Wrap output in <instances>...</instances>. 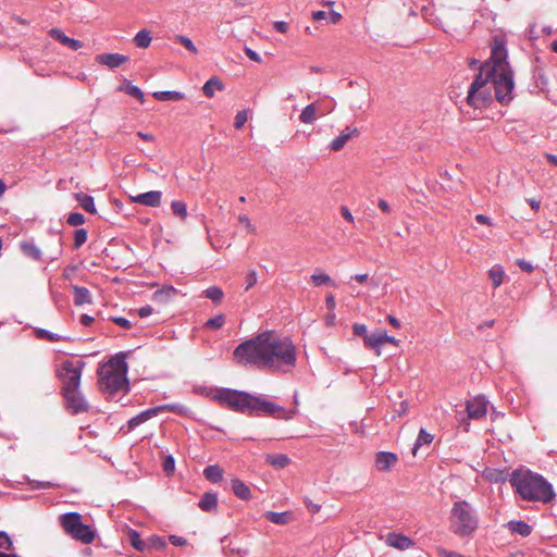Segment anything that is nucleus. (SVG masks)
Here are the masks:
<instances>
[{
    "label": "nucleus",
    "mask_w": 557,
    "mask_h": 557,
    "mask_svg": "<svg viewBox=\"0 0 557 557\" xmlns=\"http://www.w3.org/2000/svg\"><path fill=\"white\" fill-rule=\"evenodd\" d=\"M494 98L496 99L494 76H487V73L479 71L469 87L467 103L474 109H481L488 107Z\"/></svg>",
    "instance_id": "7"
},
{
    "label": "nucleus",
    "mask_w": 557,
    "mask_h": 557,
    "mask_svg": "<svg viewBox=\"0 0 557 557\" xmlns=\"http://www.w3.org/2000/svg\"><path fill=\"white\" fill-rule=\"evenodd\" d=\"M222 550L226 557H246L248 549L233 542L228 536L221 540Z\"/></svg>",
    "instance_id": "14"
},
{
    "label": "nucleus",
    "mask_w": 557,
    "mask_h": 557,
    "mask_svg": "<svg viewBox=\"0 0 557 557\" xmlns=\"http://www.w3.org/2000/svg\"><path fill=\"white\" fill-rule=\"evenodd\" d=\"M433 435L426 432L424 429H421L418 437L416 440V443L412 448V455L417 456L418 449L422 447L423 445H430L433 441Z\"/></svg>",
    "instance_id": "32"
},
{
    "label": "nucleus",
    "mask_w": 557,
    "mask_h": 557,
    "mask_svg": "<svg viewBox=\"0 0 557 557\" xmlns=\"http://www.w3.org/2000/svg\"><path fill=\"white\" fill-rule=\"evenodd\" d=\"M35 333H36L37 338L47 339L49 342H59L62 339V337L60 335H58L55 333H51L44 329H37L35 331Z\"/></svg>",
    "instance_id": "43"
},
{
    "label": "nucleus",
    "mask_w": 557,
    "mask_h": 557,
    "mask_svg": "<svg viewBox=\"0 0 557 557\" xmlns=\"http://www.w3.org/2000/svg\"><path fill=\"white\" fill-rule=\"evenodd\" d=\"M120 90H124L127 95L136 98L137 100H139L141 103L145 102V96H144V92L141 91V89L137 86H134V85H131V84H127L125 87H120Z\"/></svg>",
    "instance_id": "41"
},
{
    "label": "nucleus",
    "mask_w": 557,
    "mask_h": 557,
    "mask_svg": "<svg viewBox=\"0 0 557 557\" xmlns=\"http://www.w3.org/2000/svg\"><path fill=\"white\" fill-rule=\"evenodd\" d=\"M198 506L205 512L214 511L218 507V495L212 492L205 493L199 500Z\"/></svg>",
    "instance_id": "20"
},
{
    "label": "nucleus",
    "mask_w": 557,
    "mask_h": 557,
    "mask_svg": "<svg viewBox=\"0 0 557 557\" xmlns=\"http://www.w3.org/2000/svg\"><path fill=\"white\" fill-rule=\"evenodd\" d=\"M149 548L162 549L165 547L166 542L160 536H151L148 539Z\"/></svg>",
    "instance_id": "46"
},
{
    "label": "nucleus",
    "mask_w": 557,
    "mask_h": 557,
    "mask_svg": "<svg viewBox=\"0 0 557 557\" xmlns=\"http://www.w3.org/2000/svg\"><path fill=\"white\" fill-rule=\"evenodd\" d=\"M162 193L159 190H151L137 196L131 197V201L147 207H159L161 203Z\"/></svg>",
    "instance_id": "13"
},
{
    "label": "nucleus",
    "mask_w": 557,
    "mask_h": 557,
    "mask_svg": "<svg viewBox=\"0 0 557 557\" xmlns=\"http://www.w3.org/2000/svg\"><path fill=\"white\" fill-rule=\"evenodd\" d=\"M341 213L347 222L354 223V221H355L354 216L347 207H345V206L341 207Z\"/></svg>",
    "instance_id": "59"
},
{
    "label": "nucleus",
    "mask_w": 557,
    "mask_h": 557,
    "mask_svg": "<svg viewBox=\"0 0 557 557\" xmlns=\"http://www.w3.org/2000/svg\"><path fill=\"white\" fill-rule=\"evenodd\" d=\"M153 309L150 306L139 308L138 314L140 318H147L152 313Z\"/></svg>",
    "instance_id": "63"
},
{
    "label": "nucleus",
    "mask_w": 557,
    "mask_h": 557,
    "mask_svg": "<svg viewBox=\"0 0 557 557\" xmlns=\"http://www.w3.org/2000/svg\"><path fill=\"white\" fill-rule=\"evenodd\" d=\"M257 281H258L257 272L255 270H250L247 273L246 278H245V282H246L245 289L249 290L252 286H255L257 284Z\"/></svg>",
    "instance_id": "49"
},
{
    "label": "nucleus",
    "mask_w": 557,
    "mask_h": 557,
    "mask_svg": "<svg viewBox=\"0 0 557 557\" xmlns=\"http://www.w3.org/2000/svg\"><path fill=\"white\" fill-rule=\"evenodd\" d=\"M113 323H115L116 325L125 329V330H129L132 327V323L129 320H127L126 318H123V317H112L110 319Z\"/></svg>",
    "instance_id": "51"
},
{
    "label": "nucleus",
    "mask_w": 557,
    "mask_h": 557,
    "mask_svg": "<svg viewBox=\"0 0 557 557\" xmlns=\"http://www.w3.org/2000/svg\"><path fill=\"white\" fill-rule=\"evenodd\" d=\"M242 366H255L273 372H288L296 364V347L289 337L265 331L240 343L233 352Z\"/></svg>",
    "instance_id": "1"
},
{
    "label": "nucleus",
    "mask_w": 557,
    "mask_h": 557,
    "mask_svg": "<svg viewBox=\"0 0 557 557\" xmlns=\"http://www.w3.org/2000/svg\"><path fill=\"white\" fill-rule=\"evenodd\" d=\"M247 120H248V114L246 111L237 112V114L235 115L234 127L236 129L242 128L245 125V123L247 122Z\"/></svg>",
    "instance_id": "48"
},
{
    "label": "nucleus",
    "mask_w": 557,
    "mask_h": 557,
    "mask_svg": "<svg viewBox=\"0 0 557 557\" xmlns=\"http://www.w3.org/2000/svg\"><path fill=\"white\" fill-rule=\"evenodd\" d=\"M225 324V315L223 313L210 318L205 323V327L212 330H220Z\"/></svg>",
    "instance_id": "40"
},
{
    "label": "nucleus",
    "mask_w": 557,
    "mask_h": 557,
    "mask_svg": "<svg viewBox=\"0 0 557 557\" xmlns=\"http://www.w3.org/2000/svg\"><path fill=\"white\" fill-rule=\"evenodd\" d=\"M265 518L275 524H287L289 522V512H274V511H267L264 513Z\"/></svg>",
    "instance_id": "34"
},
{
    "label": "nucleus",
    "mask_w": 557,
    "mask_h": 557,
    "mask_svg": "<svg viewBox=\"0 0 557 557\" xmlns=\"http://www.w3.org/2000/svg\"><path fill=\"white\" fill-rule=\"evenodd\" d=\"M398 457L394 453L379 451L375 456V468L379 471L385 472L391 470L396 465Z\"/></svg>",
    "instance_id": "15"
},
{
    "label": "nucleus",
    "mask_w": 557,
    "mask_h": 557,
    "mask_svg": "<svg viewBox=\"0 0 557 557\" xmlns=\"http://www.w3.org/2000/svg\"><path fill=\"white\" fill-rule=\"evenodd\" d=\"M159 411H161V407H156V408H150L146 411H143L140 412L139 414L133 417L129 421H128V428L132 430V429H135L136 426H138L139 424L146 422L148 419H150L151 417L156 416Z\"/></svg>",
    "instance_id": "22"
},
{
    "label": "nucleus",
    "mask_w": 557,
    "mask_h": 557,
    "mask_svg": "<svg viewBox=\"0 0 557 557\" xmlns=\"http://www.w3.org/2000/svg\"><path fill=\"white\" fill-rule=\"evenodd\" d=\"M223 88L224 84L222 83V81L214 76L205 83L202 91L208 98H212L214 96L215 90H223Z\"/></svg>",
    "instance_id": "26"
},
{
    "label": "nucleus",
    "mask_w": 557,
    "mask_h": 557,
    "mask_svg": "<svg viewBox=\"0 0 557 557\" xmlns=\"http://www.w3.org/2000/svg\"><path fill=\"white\" fill-rule=\"evenodd\" d=\"M175 468V461L172 456H166L163 460V471L166 474H171L174 471Z\"/></svg>",
    "instance_id": "50"
},
{
    "label": "nucleus",
    "mask_w": 557,
    "mask_h": 557,
    "mask_svg": "<svg viewBox=\"0 0 557 557\" xmlns=\"http://www.w3.org/2000/svg\"><path fill=\"white\" fill-rule=\"evenodd\" d=\"M61 395L64 399L65 409L71 414H78L89 410L88 401L85 399L79 388L63 392Z\"/></svg>",
    "instance_id": "10"
},
{
    "label": "nucleus",
    "mask_w": 557,
    "mask_h": 557,
    "mask_svg": "<svg viewBox=\"0 0 557 557\" xmlns=\"http://www.w3.org/2000/svg\"><path fill=\"white\" fill-rule=\"evenodd\" d=\"M75 198L86 212L91 214H95L97 212L94 203V198L91 196L84 193H77L75 194Z\"/></svg>",
    "instance_id": "30"
},
{
    "label": "nucleus",
    "mask_w": 557,
    "mask_h": 557,
    "mask_svg": "<svg viewBox=\"0 0 557 557\" xmlns=\"http://www.w3.org/2000/svg\"><path fill=\"white\" fill-rule=\"evenodd\" d=\"M265 461L275 469H284L290 463L289 457L285 454H268Z\"/></svg>",
    "instance_id": "23"
},
{
    "label": "nucleus",
    "mask_w": 557,
    "mask_h": 557,
    "mask_svg": "<svg viewBox=\"0 0 557 557\" xmlns=\"http://www.w3.org/2000/svg\"><path fill=\"white\" fill-rule=\"evenodd\" d=\"M517 264L519 265V268H520L522 271H524V272H527V273L532 272V271H533V269H534V268H533V265H532L529 261L523 260V259H518V260H517Z\"/></svg>",
    "instance_id": "55"
},
{
    "label": "nucleus",
    "mask_w": 557,
    "mask_h": 557,
    "mask_svg": "<svg viewBox=\"0 0 557 557\" xmlns=\"http://www.w3.org/2000/svg\"><path fill=\"white\" fill-rule=\"evenodd\" d=\"M305 504H306V507L307 509L311 512V513H317L320 511L321 509V506L320 505H317V504H313L310 499L306 498L305 499Z\"/></svg>",
    "instance_id": "58"
},
{
    "label": "nucleus",
    "mask_w": 557,
    "mask_h": 557,
    "mask_svg": "<svg viewBox=\"0 0 557 557\" xmlns=\"http://www.w3.org/2000/svg\"><path fill=\"white\" fill-rule=\"evenodd\" d=\"M386 543L389 546L401 550L408 549L413 544V542L408 536L397 533H389L387 535Z\"/></svg>",
    "instance_id": "19"
},
{
    "label": "nucleus",
    "mask_w": 557,
    "mask_h": 557,
    "mask_svg": "<svg viewBox=\"0 0 557 557\" xmlns=\"http://www.w3.org/2000/svg\"><path fill=\"white\" fill-rule=\"evenodd\" d=\"M21 249L27 257L33 260H39L41 258V252L39 248L34 243L24 242L21 244Z\"/></svg>",
    "instance_id": "35"
},
{
    "label": "nucleus",
    "mask_w": 557,
    "mask_h": 557,
    "mask_svg": "<svg viewBox=\"0 0 557 557\" xmlns=\"http://www.w3.org/2000/svg\"><path fill=\"white\" fill-rule=\"evenodd\" d=\"M310 280L314 286H322V285H326V284H331V285L335 286V283L332 281L330 275H327L326 273H319V274L314 273L311 275Z\"/></svg>",
    "instance_id": "42"
},
{
    "label": "nucleus",
    "mask_w": 557,
    "mask_h": 557,
    "mask_svg": "<svg viewBox=\"0 0 557 557\" xmlns=\"http://www.w3.org/2000/svg\"><path fill=\"white\" fill-rule=\"evenodd\" d=\"M173 39H174L175 42L181 44L182 46H184L190 53L198 54L197 47L194 45L191 39L188 38L187 36L175 35Z\"/></svg>",
    "instance_id": "38"
},
{
    "label": "nucleus",
    "mask_w": 557,
    "mask_h": 557,
    "mask_svg": "<svg viewBox=\"0 0 557 557\" xmlns=\"http://www.w3.org/2000/svg\"><path fill=\"white\" fill-rule=\"evenodd\" d=\"M87 240V231L85 228H78L74 232V247L79 248Z\"/></svg>",
    "instance_id": "44"
},
{
    "label": "nucleus",
    "mask_w": 557,
    "mask_h": 557,
    "mask_svg": "<svg viewBox=\"0 0 557 557\" xmlns=\"http://www.w3.org/2000/svg\"><path fill=\"white\" fill-rule=\"evenodd\" d=\"M509 483L523 500L549 504L555 498L552 484L529 469L520 468L512 471Z\"/></svg>",
    "instance_id": "4"
},
{
    "label": "nucleus",
    "mask_w": 557,
    "mask_h": 557,
    "mask_svg": "<svg viewBox=\"0 0 557 557\" xmlns=\"http://www.w3.org/2000/svg\"><path fill=\"white\" fill-rule=\"evenodd\" d=\"M205 296L211 299L214 304H220L223 299L224 293L218 286H211L205 290Z\"/></svg>",
    "instance_id": "37"
},
{
    "label": "nucleus",
    "mask_w": 557,
    "mask_h": 557,
    "mask_svg": "<svg viewBox=\"0 0 557 557\" xmlns=\"http://www.w3.org/2000/svg\"><path fill=\"white\" fill-rule=\"evenodd\" d=\"M74 293V304L76 306H82L84 304L91 302V296L89 290L86 287H81L77 285L72 286Z\"/></svg>",
    "instance_id": "24"
},
{
    "label": "nucleus",
    "mask_w": 557,
    "mask_h": 557,
    "mask_svg": "<svg viewBox=\"0 0 557 557\" xmlns=\"http://www.w3.org/2000/svg\"><path fill=\"white\" fill-rule=\"evenodd\" d=\"M377 207L384 212V213H391L392 209L387 201L384 199H379Z\"/></svg>",
    "instance_id": "62"
},
{
    "label": "nucleus",
    "mask_w": 557,
    "mask_h": 557,
    "mask_svg": "<svg viewBox=\"0 0 557 557\" xmlns=\"http://www.w3.org/2000/svg\"><path fill=\"white\" fill-rule=\"evenodd\" d=\"M231 487L233 493L240 499L248 500L252 497L249 486L239 479H233Z\"/></svg>",
    "instance_id": "21"
},
{
    "label": "nucleus",
    "mask_w": 557,
    "mask_h": 557,
    "mask_svg": "<svg viewBox=\"0 0 557 557\" xmlns=\"http://www.w3.org/2000/svg\"><path fill=\"white\" fill-rule=\"evenodd\" d=\"M364 344L367 347L374 349L376 355L380 356L381 355V346L383 345L382 330H379V331L373 332L372 334L366 336Z\"/></svg>",
    "instance_id": "25"
},
{
    "label": "nucleus",
    "mask_w": 557,
    "mask_h": 557,
    "mask_svg": "<svg viewBox=\"0 0 557 557\" xmlns=\"http://www.w3.org/2000/svg\"><path fill=\"white\" fill-rule=\"evenodd\" d=\"M480 71L494 76V89L496 100L507 106L513 100V72L507 61V50L500 39H495L488 60L481 64Z\"/></svg>",
    "instance_id": "3"
},
{
    "label": "nucleus",
    "mask_w": 557,
    "mask_h": 557,
    "mask_svg": "<svg viewBox=\"0 0 557 557\" xmlns=\"http://www.w3.org/2000/svg\"><path fill=\"white\" fill-rule=\"evenodd\" d=\"M505 276L504 268L499 264H495L488 270V277L495 288L503 284Z\"/></svg>",
    "instance_id": "27"
},
{
    "label": "nucleus",
    "mask_w": 557,
    "mask_h": 557,
    "mask_svg": "<svg viewBox=\"0 0 557 557\" xmlns=\"http://www.w3.org/2000/svg\"><path fill=\"white\" fill-rule=\"evenodd\" d=\"M488 400L483 395H478L466 401L468 419L481 420L487 414Z\"/></svg>",
    "instance_id": "11"
},
{
    "label": "nucleus",
    "mask_w": 557,
    "mask_h": 557,
    "mask_svg": "<svg viewBox=\"0 0 557 557\" xmlns=\"http://www.w3.org/2000/svg\"><path fill=\"white\" fill-rule=\"evenodd\" d=\"M352 330L355 335L363 337V342H366V336L369 334L367 333V326L364 324L355 323Z\"/></svg>",
    "instance_id": "53"
},
{
    "label": "nucleus",
    "mask_w": 557,
    "mask_h": 557,
    "mask_svg": "<svg viewBox=\"0 0 557 557\" xmlns=\"http://www.w3.org/2000/svg\"><path fill=\"white\" fill-rule=\"evenodd\" d=\"M151 40H152V37L150 35V32L147 29L139 30L133 39L136 47L141 48V49L148 48L151 44Z\"/></svg>",
    "instance_id": "33"
},
{
    "label": "nucleus",
    "mask_w": 557,
    "mask_h": 557,
    "mask_svg": "<svg viewBox=\"0 0 557 557\" xmlns=\"http://www.w3.org/2000/svg\"><path fill=\"white\" fill-rule=\"evenodd\" d=\"M440 555L442 557H463L462 555H460L456 552H450V550H446V549H441Z\"/></svg>",
    "instance_id": "64"
},
{
    "label": "nucleus",
    "mask_w": 557,
    "mask_h": 557,
    "mask_svg": "<svg viewBox=\"0 0 557 557\" xmlns=\"http://www.w3.org/2000/svg\"><path fill=\"white\" fill-rule=\"evenodd\" d=\"M60 523L66 534L73 539L90 544L95 540V531L82 522V516L78 512H67L60 516Z\"/></svg>",
    "instance_id": "8"
},
{
    "label": "nucleus",
    "mask_w": 557,
    "mask_h": 557,
    "mask_svg": "<svg viewBox=\"0 0 557 557\" xmlns=\"http://www.w3.org/2000/svg\"><path fill=\"white\" fill-rule=\"evenodd\" d=\"M274 26V29L278 33H282V34H285L287 33L288 30V25L286 22H283V21H277V22H274L273 24Z\"/></svg>",
    "instance_id": "56"
},
{
    "label": "nucleus",
    "mask_w": 557,
    "mask_h": 557,
    "mask_svg": "<svg viewBox=\"0 0 557 557\" xmlns=\"http://www.w3.org/2000/svg\"><path fill=\"white\" fill-rule=\"evenodd\" d=\"M245 53L246 55L251 60V61H255V62H261V58L260 55L252 49L246 47L245 48Z\"/></svg>",
    "instance_id": "57"
},
{
    "label": "nucleus",
    "mask_w": 557,
    "mask_h": 557,
    "mask_svg": "<svg viewBox=\"0 0 557 557\" xmlns=\"http://www.w3.org/2000/svg\"><path fill=\"white\" fill-rule=\"evenodd\" d=\"M160 407H161V411L169 410V411H173V412H177V413H183L185 411V407L182 405H177V404L164 405V406H160Z\"/></svg>",
    "instance_id": "54"
},
{
    "label": "nucleus",
    "mask_w": 557,
    "mask_h": 557,
    "mask_svg": "<svg viewBox=\"0 0 557 557\" xmlns=\"http://www.w3.org/2000/svg\"><path fill=\"white\" fill-rule=\"evenodd\" d=\"M169 540L174 546H183L186 544V540L177 535H171Z\"/></svg>",
    "instance_id": "60"
},
{
    "label": "nucleus",
    "mask_w": 557,
    "mask_h": 557,
    "mask_svg": "<svg viewBox=\"0 0 557 557\" xmlns=\"http://www.w3.org/2000/svg\"><path fill=\"white\" fill-rule=\"evenodd\" d=\"M450 530L461 537L470 536L479 525L478 516L472 506L466 500L454 503L449 515Z\"/></svg>",
    "instance_id": "6"
},
{
    "label": "nucleus",
    "mask_w": 557,
    "mask_h": 557,
    "mask_svg": "<svg viewBox=\"0 0 557 557\" xmlns=\"http://www.w3.org/2000/svg\"><path fill=\"white\" fill-rule=\"evenodd\" d=\"M13 547V543L9 534L4 531H0V548L10 550Z\"/></svg>",
    "instance_id": "47"
},
{
    "label": "nucleus",
    "mask_w": 557,
    "mask_h": 557,
    "mask_svg": "<svg viewBox=\"0 0 557 557\" xmlns=\"http://www.w3.org/2000/svg\"><path fill=\"white\" fill-rule=\"evenodd\" d=\"M213 399L220 401L233 411L246 413L249 416H271L277 419L289 420L295 411H287L285 408L267 400L260 396H253L246 392L230 388L216 389L212 396Z\"/></svg>",
    "instance_id": "2"
},
{
    "label": "nucleus",
    "mask_w": 557,
    "mask_h": 557,
    "mask_svg": "<svg viewBox=\"0 0 557 557\" xmlns=\"http://www.w3.org/2000/svg\"><path fill=\"white\" fill-rule=\"evenodd\" d=\"M84 367L85 362L82 360H66L60 366L57 376L61 382V393L79 388Z\"/></svg>",
    "instance_id": "9"
},
{
    "label": "nucleus",
    "mask_w": 557,
    "mask_h": 557,
    "mask_svg": "<svg viewBox=\"0 0 557 557\" xmlns=\"http://www.w3.org/2000/svg\"><path fill=\"white\" fill-rule=\"evenodd\" d=\"M67 223L72 226L82 225L85 223V216L79 212L70 213V215L67 216Z\"/></svg>",
    "instance_id": "45"
},
{
    "label": "nucleus",
    "mask_w": 557,
    "mask_h": 557,
    "mask_svg": "<svg viewBox=\"0 0 557 557\" xmlns=\"http://www.w3.org/2000/svg\"><path fill=\"white\" fill-rule=\"evenodd\" d=\"M153 98L159 101H177L184 99V94L180 91H156L152 94Z\"/></svg>",
    "instance_id": "31"
},
{
    "label": "nucleus",
    "mask_w": 557,
    "mask_h": 557,
    "mask_svg": "<svg viewBox=\"0 0 557 557\" xmlns=\"http://www.w3.org/2000/svg\"><path fill=\"white\" fill-rule=\"evenodd\" d=\"M203 475L208 481L218 483L223 479V469L218 465L208 466L203 470Z\"/></svg>",
    "instance_id": "29"
},
{
    "label": "nucleus",
    "mask_w": 557,
    "mask_h": 557,
    "mask_svg": "<svg viewBox=\"0 0 557 557\" xmlns=\"http://www.w3.org/2000/svg\"><path fill=\"white\" fill-rule=\"evenodd\" d=\"M175 293V289L173 287H169L166 289H161V290H157L153 296L154 298H160L162 297L163 295H166V296H171L172 294Z\"/></svg>",
    "instance_id": "61"
},
{
    "label": "nucleus",
    "mask_w": 557,
    "mask_h": 557,
    "mask_svg": "<svg viewBox=\"0 0 557 557\" xmlns=\"http://www.w3.org/2000/svg\"><path fill=\"white\" fill-rule=\"evenodd\" d=\"M327 112L317 103H310L304 108L299 115V120L304 124H312L318 119V116H323Z\"/></svg>",
    "instance_id": "17"
},
{
    "label": "nucleus",
    "mask_w": 557,
    "mask_h": 557,
    "mask_svg": "<svg viewBox=\"0 0 557 557\" xmlns=\"http://www.w3.org/2000/svg\"><path fill=\"white\" fill-rule=\"evenodd\" d=\"M129 58L121 53H100L96 55V62L111 70L117 69L128 62Z\"/></svg>",
    "instance_id": "12"
},
{
    "label": "nucleus",
    "mask_w": 557,
    "mask_h": 557,
    "mask_svg": "<svg viewBox=\"0 0 557 557\" xmlns=\"http://www.w3.org/2000/svg\"><path fill=\"white\" fill-rule=\"evenodd\" d=\"M129 541L132 546L139 552H145L149 549L148 540H141L139 533H137L136 531H132L129 533Z\"/></svg>",
    "instance_id": "36"
},
{
    "label": "nucleus",
    "mask_w": 557,
    "mask_h": 557,
    "mask_svg": "<svg viewBox=\"0 0 557 557\" xmlns=\"http://www.w3.org/2000/svg\"><path fill=\"white\" fill-rule=\"evenodd\" d=\"M507 525L511 532L520 534L522 536H529L532 532V527L521 520H519V521L511 520L508 522Z\"/></svg>",
    "instance_id": "28"
},
{
    "label": "nucleus",
    "mask_w": 557,
    "mask_h": 557,
    "mask_svg": "<svg viewBox=\"0 0 557 557\" xmlns=\"http://www.w3.org/2000/svg\"><path fill=\"white\" fill-rule=\"evenodd\" d=\"M359 134V131L355 126H347L339 136L334 138L330 144V149L332 151H339L344 148V146L347 144V141L352 137L357 136Z\"/></svg>",
    "instance_id": "16"
},
{
    "label": "nucleus",
    "mask_w": 557,
    "mask_h": 557,
    "mask_svg": "<svg viewBox=\"0 0 557 557\" xmlns=\"http://www.w3.org/2000/svg\"><path fill=\"white\" fill-rule=\"evenodd\" d=\"M49 35L57 41H59L60 44H62L63 46H66L73 50H78L81 49L84 45L81 40H76V39H73V38H70L69 36H66L61 29L59 28H51L49 30Z\"/></svg>",
    "instance_id": "18"
},
{
    "label": "nucleus",
    "mask_w": 557,
    "mask_h": 557,
    "mask_svg": "<svg viewBox=\"0 0 557 557\" xmlns=\"http://www.w3.org/2000/svg\"><path fill=\"white\" fill-rule=\"evenodd\" d=\"M171 209L173 213L181 218V220H185L187 216V208L186 203L181 200H173L171 202Z\"/></svg>",
    "instance_id": "39"
},
{
    "label": "nucleus",
    "mask_w": 557,
    "mask_h": 557,
    "mask_svg": "<svg viewBox=\"0 0 557 557\" xmlns=\"http://www.w3.org/2000/svg\"><path fill=\"white\" fill-rule=\"evenodd\" d=\"M238 222L247 228V231L251 234L256 233V227L251 224L249 218L245 214L238 215Z\"/></svg>",
    "instance_id": "52"
},
{
    "label": "nucleus",
    "mask_w": 557,
    "mask_h": 557,
    "mask_svg": "<svg viewBox=\"0 0 557 557\" xmlns=\"http://www.w3.org/2000/svg\"><path fill=\"white\" fill-rule=\"evenodd\" d=\"M128 366L123 354L112 357L98 370L99 387L110 395L128 391Z\"/></svg>",
    "instance_id": "5"
}]
</instances>
